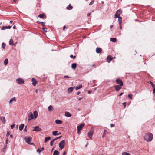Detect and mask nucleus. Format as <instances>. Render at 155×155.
<instances>
[{"label":"nucleus","instance_id":"1","mask_svg":"<svg viewBox=\"0 0 155 155\" xmlns=\"http://www.w3.org/2000/svg\"><path fill=\"white\" fill-rule=\"evenodd\" d=\"M153 137V134L151 133H147L144 136L145 140L147 142L151 141L152 140Z\"/></svg>","mask_w":155,"mask_h":155},{"label":"nucleus","instance_id":"2","mask_svg":"<svg viewBox=\"0 0 155 155\" xmlns=\"http://www.w3.org/2000/svg\"><path fill=\"white\" fill-rule=\"evenodd\" d=\"M65 143V140H63L60 142L59 143V147L61 149H62L64 147Z\"/></svg>","mask_w":155,"mask_h":155},{"label":"nucleus","instance_id":"3","mask_svg":"<svg viewBox=\"0 0 155 155\" xmlns=\"http://www.w3.org/2000/svg\"><path fill=\"white\" fill-rule=\"evenodd\" d=\"M16 81L19 84H23L24 83V80L21 78H18L17 79Z\"/></svg>","mask_w":155,"mask_h":155},{"label":"nucleus","instance_id":"4","mask_svg":"<svg viewBox=\"0 0 155 155\" xmlns=\"http://www.w3.org/2000/svg\"><path fill=\"white\" fill-rule=\"evenodd\" d=\"M122 13V11L121 9H119L116 11L114 15V18H117L118 16H120V14Z\"/></svg>","mask_w":155,"mask_h":155},{"label":"nucleus","instance_id":"5","mask_svg":"<svg viewBox=\"0 0 155 155\" xmlns=\"http://www.w3.org/2000/svg\"><path fill=\"white\" fill-rule=\"evenodd\" d=\"M24 139L28 144H29V143H30V142H31V141L32 137H25Z\"/></svg>","mask_w":155,"mask_h":155},{"label":"nucleus","instance_id":"6","mask_svg":"<svg viewBox=\"0 0 155 155\" xmlns=\"http://www.w3.org/2000/svg\"><path fill=\"white\" fill-rule=\"evenodd\" d=\"M28 120L29 121L31 120L34 118L33 114L31 112H29L28 113Z\"/></svg>","mask_w":155,"mask_h":155},{"label":"nucleus","instance_id":"7","mask_svg":"<svg viewBox=\"0 0 155 155\" xmlns=\"http://www.w3.org/2000/svg\"><path fill=\"white\" fill-rule=\"evenodd\" d=\"M116 82L117 84H119V85L120 86H123V84L122 80L120 79H117L116 80Z\"/></svg>","mask_w":155,"mask_h":155},{"label":"nucleus","instance_id":"8","mask_svg":"<svg viewBox=\"0 0 155 155\" xmlns=\"http://www.w3.org/2000/svg\"><path fill=\"white\" fill-rule=\"evenodd\" d=\"M85 124L84 123H82L80 124L77 127V129L78 130H81L82 128L84 126Z\"/></svg>","mask_w":155,"mask_h":155},{"label":"nucleus","instance_id":"9","mask_svg":"<svg viewBox=\"0 0 155 155\" xmlns=\"http://www.w3.org/2000/svg\"><path fill=\"white\" fill-rule=\"evenodd\" d=\"M33 131H40L41 129L39 126H36L34 127V129L32 130Z\"/></svg>","mask_w":155,"mask_h":155},{"label":"nucleus","instance_id":"10","mask_svg":"<svg viewBox=\"0 0 155 155\" xmlns=\"http://www.w3.org/2000/svg\"><path fill=\"white\" fill-rule=\"evenodd\" d=\"M122 86H120V85H115L114 86V87L115 88L116 91L118 92L120 89H121Z\"/></svg>","mask_w":155,"mask_h":155},{"label":"nucleus","instance_id":"11","mask_svg":"<svg viewBox=\"0 0 155 155\" xmlns=\"http://www.w3.org/2000/svg\"><path fill=\"white\" fill-rule=\"evenodd\" d=\"M94 131H92L91 130L89 132L88 134V137L90 139H91L92 137V136Z\"/></svg>","mask_w":155,"mask_h":155},{"label":"nucleus","instance_id":"12","mask_svg":"<svg viewBox=\"0 0 155 155\" xmlns=\"http://www.w3.org/2000/svg\"><path fill=\"white\" fill-rule=\"evenodd\" d=\"M31 81L32 82V84L34 86H35L38 82L36 79L35 78H32Z\"/></svg>","mask_w":155,"mask_h":155},{"label":"nucleus","instance_id":"13","mask_svg":"<svg viewBox=\"0 0 155 155\" xmlns=\"http://www.w3.org/2000/svg\"><path fill=\"white\" fill-rule=\"evenodd\" d=\"M113 58L110 56H108L107 57V62L110 63L112 60Z\"/></svg>","mask_w":155,"mask_h":155},{"label":"nucleus","instance_id":"14","mask_svg":"<svg viewBox=\"0 0 155 155\" xmlns=\"http://www.w3.org/2000/svg\"><path fill=\"white\" fill-rule=\"evenodd\" d=\"M96 51L97 53H100L102 51V49L101 48L97 47L96 48Z\"/></svg>","mask_w":155,"mask_h":155},{"label":"nucleus","instance_id":"15","mask_svg":"<svg viewBox=\"0 0 155 155\" xmlns=\"http://www.w3.org/2000/svg\"><path fill=\"white\" fill-rule=\"evenodd\" d=\"M65 116L67 117H70L71 116V114L69 112L66 111L65 112Z\"/></svg>","mask_w":155,"mask_h":155},{"label":"nucleus","instance_id":"16","mask_svg":"<svg viewBox=\"0 0 155 155\" xmlns=\"http://www.w3.org/2000/svg\"><path fill=\"white\" fill-rule=\"evenodd\" d=\"M74 88V87H71L68 88V93H71L72 92V91H73V90Z\"/></svg>","mask_w":155,"mask_h":155},{"label":"nucleus","instance_id":"17","mask_svg":"<svg viewBox=\"0 0 155 155\" xmlns=\"http://www.w3.org/2000/svg\"><path fill=\"white\" fill-rule=\"evenodd\" d=\"M17 43H16L15 44H14L13 43V40L12 39H11L9 41V44L10 45H15V44H16Z\"/></svg>","mask_w":155,"mask_h":155},{"label":"nucleus","instance_id":"18","mask_svg":"<svg viewBox=\"0 0 155 155\" xmlns=\"http://www.w3.org/2000/svg\"><path fill=\"white\" fill-rule=\"evenodd\" d=\"M24 127V124H21L19 127V130L22 131Z\"/></svg>","mask_w":155,"mask_h":155},{"label":"nucleus","instance_id":"19","mask_svg":"<svg viewBox=\"0 0 155 155\" xmlns=\"http://www.w3.org/2000/svg\"><path fill=\"white\" fill-rule=\"evenodd\" d=\"M11 28V26H3L2 28V30H4L6 29H10Z\"/></svg>","mask_w":155,"mask_h":155},{"label":"nucleus","instance_id":"20","mask_svg":"<svg viewBox=\"0 0 155 155\" xmlns=\"http://www.w3.org/2000/svg\"><path fill=\"white\" fill-rule=\"evenodd\" d=\"M117 18H118V20L119 21V25H120L122 23V18L121 17H120V16H118Z\"/></svg>","mask_w":155,"mask_h":155},{"label":"nucleus","instance_id":"21","mask_svg":"<svg viewBox=\"0 0 155 155\" xmlns=\"http://www.w3.org/2000/svg\"><path fill=\"white\" fill-rule=\"evenodd\" d=\"M77 64L76 63H73L71 65V68L72 69H75L77 67Z\"/></svg>","mask_w":155,"mask_h":155},{"label":"nucleus","instance_id":"22","mask_svg":"<svg viewBox=\"0 0 155 155\" xmlns=\"http://www.w3.org/2000/svg\"><path fill=\"white\" fill-rule=\"evenodd\" d=\"M48 110L50 112H51L53 110L54 108L52 105H50L48 107Z\"/></svg>","mask_w":155,"mask_h":155},{"label":"nucleus","instance_id":"23","mask_svg":"<svg viewBox=\"0 0 155 155\" xmlns=\"http://www.w3.org/2000/svg\"><path fill=\"white\" fill-rule=\"evenodd\" d=\"M1 120L2 121V122L3 123L5 124L6 122L5 118V117H0Z\"/></svg>","mask_w":155,"mask_h":155},{"label":"nucleus","instance_id":"24","mask_svg":"<svg viewBox=\"0 0 155 155\" xmlns=\"http://www.w3.org/2000/svg\"><path fill=\"white\" fill-rule=\"evenodd\" d=\"M55 122L57 124H61L62 123V121L61 120L57 119L55 120Z\"/></svg>","mask_w":155,"mask_h":155},{"label":"nucleus","instance_id":"25","mask_svg":"<svg viewBox=\"0 0 155 155\" xmlns=\"http://www.w3.org/2000/svg\"><path fill=\"white\" fill-rule=\"evenodd\" d=\"M51 139V137H46L45 138V140L44 141L45 143H46L48 141L50 140Z\"/></svg>","mask_w":155,"mask_h":155},{"label":"nucleus","instance_id":"26","mask_svg":"<svg viewBox=\"0 0 155 155\" xmlns=\"http://www.w3.org/2000/svg\"><path fill=\"white\" fill-rule=\"evenodd\" d=\"M33 114L34 116V117L35 118H37L38 115V113L37 111H35L34 112Z\"/></svg>","mask_w":155,"mask_h":155},{"label":"nucleus","instance_id":"27","mask_svg":"<svg viewBox=\"0 0 155 155\" xmlns=\"http://www.w3.org/2000/svg\"><path fill=\"white\" fill-rule=\"evenodd\" d=\"M59 152L57 150H55L53 153V155H59Z\"/></svg>","mask_w":155,"mask_h":155},{"label":"nucleus","instance_id":"28","mask_svg":"<svg viewBox=\"0 0 155 155\" xmlns=\"http://www.w3.org/2000/svg\"><path fill=\"white\" fill-rule=\"evenodd\" d=\"M16 100L15 97H13L9 101L10 103H12L13 101H16Z\"/></svg>","mask_w":155,"mask_h":155},{"label":"nucleus","instance_id":"29","mask_svg":"<svg viewBox=\"0 0 155 155\" xmlns=\"http://www.w3.org/2000/svg\"><path fill=\"white\" fill-rule=\"evenodd\" d=\"M8 60L7 59H5L4 61V63L5 65H6L8 63Z\"/></svg>","mask_w":155,"mask_h":155},{"label":"nucleus","instance_id":"30","mask_svg":"<svg viewBox=\"0 0 155 155\" xmlns=\"http://www.w3.org/2000/svg\"><path fill=\"white\" fill-rule=\"evenodd\" d=\"M110 41L113 42H115L117 41V39L116 38H111L110 39Z\"/></svg>","mask_w":155,"mask_h":155},{"label":"nucleus","instance_id":"31","mask_svg":"<svg viewBox=\"0 0 155 155\" xmlns=\"http://www.w3.org/2000/svg\"><path fill=\"white\" fill-rule=\"evenodd\" d=\"M72 6H71L70 4L68 5L67 7V9L69 10H71L72 9Z\"/></svg>","mask_w":155,"mask_h":155},{"label":"nucleus","instance_id":"32","mask_svg":"<svg viewBox=\"0 0 155 155\" xmlns=\"http://www.w3.org/2000/svg\"><path fill=\"white\" fill-rule=\"evenodd\" d=\"M82 87V85L81 84L79 85V86H77L75 87V89L76 90H78L81 88Z\"/></svg>","mask_w":155,"mask_h":155},{"label":"nucleus","instance_id":"33","mask_svg":"<svg viewBox=\"0 0 155 155\" xmlns=\"http://www.w3.org/2000/svg\"><path fill=\"white\" fill-rule=\"evenodd\" d=\"M58 132V131H53L52 134L54 136L57 135L58 134H58L57 133Z\"/></svg>","mask_w":155,"mask_h":155},{"label":"nucleus","instance_id":"34","mask_svg":"<svg viewBox=\"0 0 155 155\" xmlns=\"http://www.w3.org/2000/svg\"><path fill=\"white\" fill-rule=\"evenodd\" d=\"M44 15L43 14H40L38 16V17L40 18H43L44 17Z\"/></svg>","mask_w":155,"mask_h":155},{"label":"nucleus","instance_id":"35","mask_svg":"<svg viewBox=\"0 0 155 155\" xmlns=\"http://www.w3.org/2000/svg\"><path fill=\"white\" fill-rule=\"evenodd\" d=\"M6 44L5 43H3L2 44V48L4 49H5V47Z\"/></svg>","mask_w":155,"mask_h":155},{"label":"nucleus","instance_id":"36","mask_svg":"<svg viewBox=\"0 0 155 155\" xmlns=\"http://www.w3.org/2000/svg\"><path fill=\"white\" fill-rule=\"evenodd\" d=\"M149 82H150V84H151L152 87L153 88H154V87H155V85L154 84H153V83H152L151 81H149Z\"/></svg>","mask_w":155,"mask_h":155},{"label":"nucleus","instance_id":"37","mask_svg":"<svg viewBox=\"0 0 155 155\" xmlns=\"http://www.w3.org/2000/svg\"><path fill=\"white\" fill-rule=\"evenodd\" d=\"M42 29L43 31L45 32L47 31V28L46 27H44L42 28Z\"/></svg>","mask_w":155,"mask_h":155},{"label":"nucleus","instance_id":"38","mask_svg":"<svg viewBox=\"0 0 155 155\" xmlns=\"http://www.w3.org/2000/svg\"><path fill=\"white\" fill-rule=\"evenodd\" d=\"M122 155H131L129 153L126 152H123L122 153Z\"/></svg>","mask_w":155,"mask_h":155},{"label":"nucleus","instance_id":"39","mask_svg":"<svg viewBox=\"0 0 155 155\" xmlns=\"http://www.w3.org/2000/svg\"><path fill=\"white\" fill-rule=\"evenodd\" d=\"M95 0H92L90 2V3L89 4V5H92L93 4L94 2V1Z\"/></svg>","mask_w":155,"mask_h":155},{"label":"nucleus","instance_id":"40","mask_svg":"<svg viewBox=\"0 0 155 155\" xmlns=\"http://www.w3.org/2000/svg\"><path fill=\"white\" fill-rule=\"evenodd\" d=\"M132 95L131 94H129L128 95V97L130 99H132Z\"/></svg>","mask_w":155,"mask_h":155},{"label":"nucleus","instance_id":"41","mask_svg":"<svg viewBox=\"0 0 155 155\" xmlns=\"http://www.w3.org/2000/svg\"><path fill=\"white\" fill-rule=\"evenodd\" d=\"M70 57L73 59H75L76 58V56H73V55H71L70 56Z\"/></svg>","mask_w":155,"mask_h":155},{"label":"nucleus","instance_id":"42","mask_svg":"<svg viewBox=\"0 0 155 155\" xmlns=\"http://www.w3.org/2000/svg\"><path fill=\"white\" fill-rule=\"evenodd\" d=\"M15 124H14L11 125V128L12 129H13L15 127Z\"/></svg>","mask_w":155,"mask_h":155},{"label":"nucleus","instance_id":"43","mask_svg":"<svg viewBox=\"0 0 155 155\" xmlns=\"http://www.w3.org/2000/svg\"><path fill=\"white\" fill-rule=\"evenodd\" d=\"M10 134V131H8L7 132V134H6V136L8 137V136Z\"/></svg>","mask_w":155,"mask_h":155},{"label":"nucleus","instance_id":"44","mask_svg":"<svg viewBox=\"0 0 155 155\" xmlns=\"http://www.w3.org/2000/svg\"><path fill=\"white\" fill-rule=\"evenodd\" d=\"M123 105L124 106V108H125L126 106V102L123 103Z\"/></svg>","mask_w":155,"mask_h":155},{"label":"nucleus","instance_id":"45","mask_svg":"<svg viewBox=\"0 0 155 155\" xmlns=\"http://www.w3.org/2000/svg\"><path fill=\"white\" fill-rule=\"evenodd\" d=\"M37 152H38L39 153H40L41 151L40 150V149H38L37 150Z\"/></svg>","mask_w":155,"mask_h":155},{"label":"nucleus","instance_id":"46","mask_svg":"<svg viewBox=\"0 0 155 155\" xmlns=\"http://www.w3.org/2000/svg\"><path fill=\"white\" fill-rule=\"evenodd\" d=\"M8 141H9V140L8 139V138H7L6 140V143H6V144H7L8 143Z\"/></svg>","mask_w":155,"mask_h":155},{"label":"nucleus","instance_id":"47","mask_svg":"<svg viewBox=\"0 0 155 155\" xmlns=\"http://www.w3.org/2000/svg\"><path fill=\"white\" fill-rule=\"evenodd\" d=\"M27 126H26L25 127V129H24V131L25 132H27Z\"/></svg>","mask_w":155,"mask_h":155},{"label":"nucleus","instance_id":"48","mask_svg":"<svg viewBox=\"0 0 155 155\" xmlns=\"http://www.w3.org/2000/svg\"><path fill=\"white\" fill-rule=\"evenodd\" d=\"M41 24L43 26H44L45 25V23L44 22H41Z\"/></svg>","mask_w":155,"mask_h":155},{"label":"nucleus","instance_id":"49","mask_svg":"<svg viewBox=\"0 0 155 155\" xmlns=\"http://www.w3.org/2000/svg\"><path fill=\"white\" fill-rule=\"evenodd\" d=\"M115 125L114 124H110V127H114Z\"/></svg>","mask_w":155,"mask_h":155},{"label":"nucleus","instance_id":"50","mask_svg":"<svg viewBox=\"0 0 155 155\" xmlns=\"http://www.w3.org/2000/svg\"><path fill=\"white\" fill-rule=\"evenodd\" d=\"M62 137V136H60L59 137H57L55 138V139L57 140L58 139L61 138Z\"/></svg>","mask_w":155,"mask_h":155},{"label":"nucleus","instance_id":"51","mask_svg":"<svg viewBox=\"0 0 155 155\" xmlns=\"http://www.w3.org/2000/svg\"><path fill=\"white\" fill-rule=\"evenodd\" d=\"M53 143H54V142H53V141H51L50 142V143L51 146H53Z\"/></svg>","mask_w":155,"mask_h":155},{"label":"nucleus","instance_id":"52","mask_svg":"<svg viewBox=\"0 0 155 155\" xmlns=\"http://www.w3.org/2000/svg\"><path fill=\"white\" fill-rule=\"evenodd\" d=\"M40 149L41 151H42L44 150V147H42L41 148V149Z\"/></svg>","mask_w":155,"mask_h":155},{"label":"nucleus","instance_id":"53","mask_svg":"<svg viewBox=\"0 0 155 155\" xmlns=\"http://www.w3.org/2000/svg\"><path fill=\"white\" fill-rule=\"evenodd\" d=\"M64 78H69L70 77H69L68 75H66V76H64Z\"/></svg>","mask_w":155,"mask_h":155},{"label":"nucleus","instance_id":"54","mask_svg":"<svg viewBox=\"0 0 155 155\" xmlns=\"http://www.w3.org/2000/svg\"><path fill=\"white\" fill-rule=\"evenodd\" d=\"M107 131L106 130H104V134H104H104H105L106 133H107Z\"/></svg>","mask_w":155,"mask_h":155},{"label":"nucleus","instance_id":"55","mask_svg":"<svg viewBox=\"0 0 155 155\" xmlns=\"http://www.w3.org/2000/svg\"><path fill=\"white\" fill-rule=\"evenodd\" d=\"M120 25V29H122V26H121V24H120V25Z\"/></svg>","mask_w":155,"mask_h":155},{"label":"nucleus","instance_id":"56","mask_svg":"<svg viewBox=\"0 0 155 155\" xmlns=\"http://www.w3.org/2000/svg\"><path fill=\"white\" fill-rule=\"evenodd\" d=\"M29 144H30V145H34V146H35V145L34 144V143H31L30 142V143H29Z\"/></svg>","mask_w":155,"mask_h":155},{"label":"nucleus","instance_id":"57","mask_svg":"<svg viewBox=\"0 0 155 155\" xmlns=\"http://www.w3.org/2000/svg\"><path fill=\"white\" fill-rule=\"evenodd\" d=\"M123 92H121V93H120V95H119V96H121V95H123Z\"/></svg>","mask_w":155,"mask_h":155},{"label":"nucleus","instance_id":"58","mask_svg":"<svg viewBox=\"0 0 155 155\" xmlns=\"http://www.w3.org/2000/svg\"><path fill=\"white\" fill-rule=\"evenodd\" d=\"M81 93V92L80 91H79L76 94L77 95H79L80 93Z\"/></svg>","mask_w":155,"mask_h":155},{"label":"nucleus","instance_id":"59","mask_svg":"<svg viewBox=\"0 0 155 155\" xmlns=\"http://www.w3.org/2000/svg\"><path fill=\"white\" fill-rule=\"evenodd\" d=\"M66 154V151H64L63 153V155H65Z\"/></svg>","mask_w":155,"mask_h":155},{"label":"nucleus","instance_id":"60","mask_svg":"<svg viewBox=\"0 0 155 155\" xmlns=\"http://www.w3.org/2000/svg\"><path fill=\"white\" fill-rule=\"evenodd\" d=\"M56 140V139H55V138L54 139L51 141L54 142Z\"/></svg>","mask_w":155,"mask_h":155},{"label":"nucleus","instance_id":"61","mask_svg":"<svg viewBox=\"0 0 155 155\" xmlns=\"http://www.w3.org/2000/svg\"><path fill=\"white\" fill-rule=\"evenodd\" d=\"M153 93H155V87H154L153 89Z\"/></svg>","mask_w":155,"mask_h":155},{"label":"nucleus","instance_id":"62","mask_svg":"<svg viewBox=\"0 0 155 155\" xmlns=\"http://www.w3.org/2000/svg\"><path fill=\"white\" fill-rule=\"evenodd\" d=\"M41 22H40L39 21H38L37 22V23L38 24H39V23H41Z\"/></svg>","mask_w":155,"mask_h":155},{"label":"nucleus","instance_id":"63","mask_svg":"<svg viewBox=\"0 0 155 155\" xmlns=\"http://www.w3.org/2000/svg\"><path fill=\"white\" fill-rule=\"evenodd\" d=\"M65 27H65V26H63V30H64V29H65Z\"/></svg>","mask_w":155,"mask_h":155},{"label":"nucleus","instance_id":"64","mask_svg":"<svg viewBox=\"0 0 155 155\" xmlns=\"http://www.w3.org/2000/svg\"><path fill=\"white\" fill-rule=\"evenodd\" d=\"M90 15V13H88L87 14V16H89Z\"/></svg>","mask_w":155,"mask_h":155}]
</instances>
